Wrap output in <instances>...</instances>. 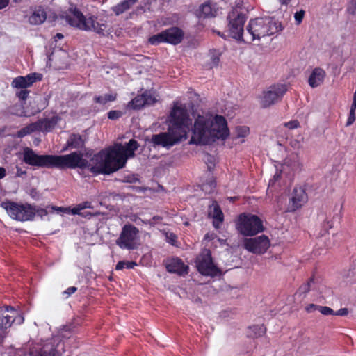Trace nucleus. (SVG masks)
<instances>
[{
    "label": "nucleus",
    "mask_w": 356,
    "mask_h": 356,
    "mask_svg": "<svg viewBox=\"0 0 356 356\" xmlns=\"http://www.w3.org/2000/svg\"><path fill=\"white\" fill-rule=\"evenodd\" d=\"M138 147L135 140H130L126 145L116 144L94 155L90 162L77 152L67 155H54V168H87L95 175L110 174L123 168L127 159L134 156V151Z\"/></svg>",
    "instance_id": "nucleus-1"
},
{
    "label": "nucleus",
    "mask_w": 356,
    "mask_h": 356,
    "mask_svg": "<svg viewBox=\"0 0 356 356\" xmlns=\"http://www.w3.org/2000/svg\"><path fill=\"white\" fill-rule=\"evenodd\" d=\"M225 118L209 112L198 115L192 129L190 144L210 145L217 140H225L229 136Z\"/></svg>",
    "instance_id": "nucleus-2"
},
{
    "label": "nucleus",
    "mask_w": 356,
    "mask_h": 356,
    "mask_svg": "<svg viewBox=\"0 0 356 356\" xmlns=\"http://www.w3.org/2000/svg\"><path fill=\"white\" fill-rule=\"evenodd\" d=\"M168 132L154 135L152 142L154 146L170 148L174 145L187 138V134L192 124V120L184 104L175 103L170 114Z\"/></svg>",
    "instance_id": "nucleus-3"
},
{
    "label": "nucleus",
    "mask_w": 356,
    "mask_h": 356,
    "mask_svg": "<svg viewBox=\"0 0 356 356\" xmlns=\"http://www.w3.org/2000/svg\"><path fill=\"white\" fill-rule=\"evenodd\" d=\"M66 22L81 31H93L99 35L109 33L107 21L95 16L86 17L76 8L70 9L65 16Z\"/></svg>",
    "instance_id": "nucleus-4"
},
{
    "label": "nucleus",
    "mask_w": 356,
    "mask_h": 356,
    "mask_svg": "<svg viewBox=\"0 0 356 356\" xmlns=\"http://www.w3.org/2000/svg\"><path fill=\"white\" fill-rule=\"evenodd\" d=\"M283 27L280 22L273 17H259L250 20L245 36L250 40H260L261 38L274 35L281 31Z\"/></svg>",
    "instance_id": "nucleus-5"
},
{
    "label": "nucleus",
    "mask_w": 356,
    "mask_h": 356,
    "mask_svg": "<svg viewBox=\"0 0 356 356\" xmlns=\"http://www.w3.org/2000/svg\"><path fill=\"white\" fill-rule=\"evenodd\" d=\"M238 233L244 236H253L264 230L263 221L259 217L251 213H242L236 224Z\"/></svg>",
    "instance_id": "nucleus-6"
},
{
    "label": "nucleus",
    "mask_w": 356,
    "mask_h": 356,
    "mask_svg": "<svg viewBox=\"0 0 356 356\" xmlns=\"http://www.w3.org/2000/svg\"><path fill=\"white\" fill-rule=\"evenodd\" d=\"M1 207L11 218L17 221L32 220L35 217V207L30 204H21L8 201L2 202Z\"/></svg>",
    "instance_id": "nucleus-7"
},
{
    "label": "nucleus",
    "mask_w": 356,
    "mask_h": 356,
    "mask_svg": "<svg viewBox=\"0 0 356 356\" xmlns=\"http://www.w3.org/2000/svg\"><path fill=\"white\" fill-rule=\"evenodd\" d=\"M288 90L285 83H275L264 90L257 97L261 108H266L279 102Z\"/></svg>",
    "instance_id": "nucleus-8"
},
{
    "label": "nucleus",
    "mask_w": 356,
    "mask_h": 356,
    "mask_svg": "<svg viewBox=\"0 0 356 356\" xmlns=\"http://www.w3.org/2000/svg\"><path fill=\"white\" fill-rule=\"evenodd\" d=\"M67 330L63 329L58 336L54 337L45 341L36 343L30 351L31 356H60V353L56 348L58 346V341L60 337L70 338L68 334H65Z\"/></svg>",
    "instance_id": "nucleus-9"
},
{
    "label": "nucleus",
    "mask_w": 356,
    "mask_h": 356,
    "mask_svg": "<svg viewBox=\"0 0 356 356\" xmlns=\"http://www.w3.org/2000/svg\"><path fill=\"white\" fill-rule=\"evenodd\" d=\"M23 161L35 168H54V155L38 154L29 147H25L22 152Z\"/></svg>",
    "instance_id": "nucleus-10"
},
{
    "label": "nucleus",
    "mask_w": 356,
    "mask_h": 356,
    "mask_svg": "<svg viewBox=\"0 0 356 356\" xmlns=\"http://www.w3.org/2000/svg\"><path fill=\"white\" fill-rule=\"evenodd\" d=\"M116 244L122 249L134 250L140 245L139 230L130 224H126L122 229Z\"/></svg>",
    "instance_id": "nucleus-11"
},
{
    "label": "nucleus",
    "mask_w": 356,
    "mask_h": 356,
    "mask_svg": "<svg viewBox=\"0 0 356 356\" xmlns=\"http://www.w3.org/2000/svg\"><path fill=\"white\" fill-rule=\"evenodd\" d=\"M195 264L198 272L202 275L213 277L221 274L220 270L213 263L209 250L200 252L196 258Z\"/></svg>",
    "instance_id": "nucleus-12"
},
{
    "label": "nucleus",
    "mask_w": 356,
    "mask_h": 356,
    "mask_svg": "<svg viewBox=\"0 0 356 356\" xmlns=\"http://www.w3.org/2000/svg\"><path fill=\"white\" fill-rule=\"evenodd\" d=\"M42 79V75L39 73H31L25 76H19L13 80L11 86L19 90L16 92L17 97L22 100H25L29 93L27 88L31 86L37 81H41Z\"/></svg>",
    "instance_id": "nucleus-13"
},
{
    "label": "nucleus",
    "mask_w": 356,
    "mask_h": 356,
    "mask_svg": "<svg viewBox=\"0 0 356 356\" xmlns=\"http://www.w3.org/2000/svg\"><path fill=\"white\" fill-rule=\"evenodd\" d=\"M227 19L230 35L237 40H244L243 33V26L246 20L245 15L234 9L229 12Z\"/></svg>",
    "instance_id": "nucleus-14"
},
{
    "label": "nucleus",
    "mask_w": 356,
    "mask_h": 356,
    "mask_svg": "<svg viewBox=\"0 0 356 356\" xmlns=\"http://www.w3.org/2000/svg\"><path fill=\"white\" fill-rule=\"evenodd\" d=\"M182 37V31L179 28L172 27L150 37L149 42L153 45H156L161 42L177 44L181 41Z\"/></svg>",
    "instance_id": "nucleus-15"
},
{
    "label": "nucleus",
    "mask_w": 356,
    "mask_h": 356,
    "mask_svg": "<svg viewBox=\"0 0 356 356\" xmlns=\"http://www.w3.org/2000/svg\"><path fill=\"white\" fill-rule=\"evenodd\" d=\"M270 246V241L266 235H261L254 238H245L243 247L248 252L256 254H264Z\"/></svg>",
    "instance_id": "nucleus-16"
},
{
    "label": "nucleus",
    "mask_w": 356,
    "mask_h": 356,
    "mask_svg": "<svg viewBox=\"0 0 356 356\" xmlns=\"http://www.w3.org/2000/svg\"><path fill=\"white\" fill-rule=\"evenodd\" d=\"M24 17L31 25H40L47 19V13L42 6L31 7L24 11Z\"/></svg>",
    "instance_id": "nucleus-17"
},
{
    "label": "nucleus",
    "mask_w": 356,
    "mask_h": 356,
    "mask_svg": "<svg viewBox=\"0 0 356 356\" xmlns=\"http://www.w3.org/2000/svg\"><path fill=\"white\" fill-rule=\"evenodd\" d=\"M166 268L168 272L177 273L179 275H184L188 273V267L178 258L170 259L166 264Z\"/></svg>",
    "instance_id": "nucleus-18"
},
{
    "label": "nucleus",
    "mask_w": 356,
    "mask_h": 356,
    "mask_svg": "<svg viewBox=\"0 0 356 356\" xmlns=\"http://www.w3.org/2000/svg\"><path fill=\"white\" fill-rule=\"evenodd\" d=\"M307 200V195L305 190L302 188H295L293 189L291 201V210L295 211L301 207Z\"/></svg>",
    "instance_id": "nucleus-19"
},
{
    "label": "nucleus",
    "mask_w": 356,
    "mask_h": 356,
    "mask_svg": "<svg viewBox=\"0 0 356 356\" xmlns=\"http://www.w3.org/2000/svg\"><path fill=\"white\" fill-rule=\"evenodd\" d=\"M302 167V163L300 161L298 155L291 154L284 160L282 170L288 173L291 171L299 170Z\"/></svg>",
    "instance_id": "nucleus-20"
},
{
    "label": "nucleus",
    "mask_w": 356,
    "mask_h": 356,
    "mask_svg": "<svg viewBox=\"0 0 356 356\" xmlns=\"http://www.w3.org/2000/svg\"><path fill=\"white\" fill-rule=\"evenodd\" d=\"M219 9L216 3L207 2L202 4L198 10L200 17H214L218 13Z\"/></svg>",
    "instance_id": "nucleus-21"
},
{
    "label": "nucleus",
    "mask_w": 356,
    "mask_h": 356,
    "mask_svg": "<svg viewBox=\"0 0 356 356\" xmlns=\"http://www.w3.org/2000/svg\"><path fill=\"white\" fill-rule=\"evenodd\" d=\"M9 311L14 312V309L11 307L0 308V330L8 329L14 322L13 316L8 314Z\"/></svg>",
    "instance_id": "nucleus-22"
},
{
    "label": "nucleus",
    "mask_w": 356,
    "mask_h": 356,
    "mask_svg": "<svg viewBox=\"0 0 356 356\" xmlns=\"http://www.w3.org/2000/svg\"><path fill=\"white\" fill-rule=\"evenodd\" d=\"M325 72L321 68H314L309 77V85L312 88H316L321 86L325 77Z\"/></svg>",
    "instance_id": "nucleus-23"
},
{
    "label": "nucleus",
    "mask_w": 356,
    "mask_h": 356,
    "mask_svg": "<svg viewBox=\"0 0 356 356\" xmlns=\"http://www.w3.org/2000/svg\"><path fill=\"white\" fill-rule=\"evenodd\" d=\"M209 215L213 219V226L219 227L223 221V213L216 202H213L209 207Z\"/></svg>",
    "instance_id": "nucleus-24"
},
{
    "label": "nucleus",
    "mask_w": 356,
    "mask_h": 356,
    "mask_svg": "<svg viewBox=\"0 0 356 356\" xmlns=\"http://www.w3.org/2000/svg\"><path fill=\"white\" fill-rule=\"evenodd\" d=\"M58 117L54 116L51 119L40 120L35 122L38 131L42 132L51 131L58 123Z\"/></svg>",
    "instance_id": "nucleus-25"
},
{
    "label": "nucleus",
    "mask_w": 356,
    "mask_h": 356,
    "mask_svg": "<svg viewBox=\"0 0 356 356\" xmlns=\"http://www.w3.org/2000/svg\"><path fill=\"white\" fill-rule=\"evenodd\" d=\"M136 1L137 0H124L116 6H113L112 9L115 15H119L128 10L136 3Z\"/></svg>",
    "instance_id": "nucleus-26"
},
{
    "label": "nucleus",
    "mask_w": 356,
    "mask_h": 356,
    "mask_svg": "<svg viewBox=\"0 0 356 356\" xmlns=\"http://www.w3.org/2000/svg\"><path fill=\"white\" fill-rule=\"evenodd\" d=\"M145 105L144 97L143 94L141 95H138L135 98H134L131 101H130L127 105V108L131 109H140L143 106Z\"/></svg>",
    "instance_id": "nucleus-27"
},
{
    "label": "nucleus",
    "mask_w": 356,
    "mask_h": 356,
    "mask_svg": "<svg viewBox=\"0 0 356 356\" xmlns=\"http://www.w3.org/2000/svg\"><path fill=\"white\" fill-rule=\"evenodd\" d=\"M205 241H211V245H213L214 248H218V246H225L226 245V241L223 239H220L218 238L213 234H207L204 238Z\"/></svg>",
    "instance_id": "nucleus-28"
},
{
    "label": "nucleus",
    "mask_w": 356,
    "mask_h": 356,
    "mask_svg": "<svg viewBox=\"0 0 356 356\" xmlns=\"http://www.w3.org/2000/svg\"><path fill=\"white\" fill-rule=\"evenodd\" d=\"M38 131L37 129V125L35 122L30 124L27 125L26 127L21 129L17 133V136L19 138H23L27 135H29L32 134L34 131Z\"/></svg>",
    "instance_id": "nucleus-29"
},
{
    "label": "nucleus",
    "mask_w": 356,
    "mask_h": 356,
    "mask_svg": "<svg viewBox=\"0 0 356 356\" xmlns=\"http://www.w3.org/2000/svg\"><path fill=\"white\" fill-rule=\"evenodd\" d=\"M249 336L252 337H261L266 333V327L262 325L252 326L249 328Z\"/></svg>",
    "instance_id": "nucleus-30"
},
{
    "label": "nucleus",
    "mask_w": 356,
    "mask_h": 356,
    "mask_svg": "<svg viewBox=\"0 0 356 356\" xmlns=\"http://www.w3.org/2000/svg\"><path fill=\"white\" fill-rule=\"evenodd\" d=\"M68 146L73 148H79L83 145L81 137L77 134H72L67 140Z\"/></svg>",
    "instance_id": "nucleus-31"
},
{
    "label": "nucleus",
    "mask_w": 356,
    "mask_h": 356,
    "mask_svg": "<svg viewBox=\"0 0 356 356\" xmlns=\"http://www.w3.org/2000/svg\"><path fill=\"white\" fill-rule=\"evenodd\" d=\"M116 99V94L110 93L95 97V101L100 104H105L109 102H113Z\"/></svg>",
    "instance_id": "nucleus-32"
},
{
    "label": "nucleus",
    "mask_w": 356,
    "mask_h": 356,
    "mask_svg": "<svg viewBox=\"0 0 356 356\" xmlns=\"http://www.w3.org/2000/svg\"><path fill=\"white\" fill-rule=\"evenodd\" d=\"M90 204H91L89 202H84L83 203H81L72 209L71 213L73 215L77 214L83 216H87L88 215H89V213L85 215L83 213H81V211L86 208H90Z\"/></svg>",
    "instance_id": "nucleus-33"
},
{
    "label": "nucleus",
    "mask_w": 356,
    "mask_h": 356,
    "mask_svg": "<svg viewBox=\"0 0 356 356\" xmlns=\"http://www.w3.org/2000/svg\"><path fill=\"white\" fill-rule=\"evenodd\" d=\"M143 95L145 105H152L157 101V95L153 91H145Z\"/></svg>",
    "instance_id": "nucleus-34"
},
{
    "label": "nucleus",
    "mask_w": 356,
    "mask_h": 356,
    "mask_svg": "<svg viewBox=\"0 0 356 356\" xmlns=\"http://www.w3.org/2000/svg\"><path fill=\"white\" fill-rule=\"evenodd\" d=\"M209 62L208 63L209 68H213L218 65L220 62L219 54L216 51H211L209 54Z\"/></svg>",
    "instance_id": "nucleus-35"
},
{
    "label": "nucleus",
    "mask_w": 356,
    "mask_h": 356,
    "mask_svg": "<svg viewBox=\"0 0 356 356\" xmlns=\"http://www.w3.org/2000/svg\"><path fill=\"white\" fill-rule=\"evenodd\" d=\"M136 263L134 261H119L115 267V269L118 270H120L124 269V268L127 269H131L134 268L136 266Z\"/></svg>",
    "instance_id": "nucleus-36"
},
{
    "label": "nucleus",
    "mask_w": 356,
    "mask_h": 356,
    "mask_svg": "<svg viewBox=\"0 0 356 356\" xmlns=\"http://www.w3.org/2000/svg\"><path fill=\"white\" fill-rule=\"evenodd\" d=\"M314 280L313 278H311L307 283L303 284L298 290V293H307L312 288H314Z\"/></svg>",
    "instance_id": "nucleus-37"
},
{
    "label": "nucleus",
    "mask_w": 356,
    "mask_h": 356,
    "mask_svg": "<svg viewBox=\"0 0 356 356\" xmlns=\"http://www.w3.org/2000/svg\"><path fill=\"white\" fill-rule=\"evenodd\" d=\"M236 133L238 138H245L249 135L250 129L246 126L238 127L236 129Z\"/></svg>",
    "instance_id": "nucleus-38"
},
{
    "label": "nucleus",
    "mask_w": 356,
    "mask_h": 356,
    "mask_svg": "<svg viewBox=\"0 0 356 356\" xmlns=\"http://www.w3.org/2000/svg\"><path fill=\"white\" fill-rule=\"evenodd\" d=\"M318 311L323 315H325V316L334 315V311L332 308L327 307V306H319Z\"/></svg>",
    "instance_id": "nucleus-39"
},
{
    "label": "nucleus",
    "mask_w": 356,
    "mask_h": 356,
    "mask_svg": "<svg viewBox=\"0 0 356 356\" xmlns=\"http://www.w3.org/2000/svg\"><path fill=\"white\" fill-rule=\"evenodd\" d=\"M122 115V113L120 111H111L108 113V118L111 120H117Z\"/></svg>",
    "instance_id": "nucleus-40"
},
{
    "label": "nucleus",
    "mask_w": 356,
    "mask_h": 356,
    "mask_svg": "<svg viewBox=\"0 0 356 356\" xmlns=\"http://www.w3.org/2000/svg\"><path fill=\"white\" fill-rule=\"evenodd\" d=\"M304 15L305 11L302 10L298 11L294 14V19L296 24H300L302 22Z\"/></svg>",
    "instance_id": "nucleus-41"
},
{
    "label": "nucleus",
    "mask_w": 356,
    "mask_h": 356,
    "mask_svg": "<svg viewBox=\"0 0 356 356\" xmlns=\"http://www.w3.org/2000/svg\"><path fill=\"white\" fill-rule=\"evenodd\" d=\"M300 124L298 120H291L284 123V126L289 129H296L299 127Z\"/></svg>",
    "instance_id": "nucleus-42"
},
{
    "label": "nucleus",
    "mask_w": 356,
    "mask_h": 356,
    "mask_svg": "<svg viewBox=\"0 0 356 356\" xmlns=\"http://www.w3.org/2000/svg\"><path fill=\"white\" fill-rule=\"evenodd\" d=\"M47 214L48 211L46 209L35 207V216L38 215L42 218L44 216H46Z\"/></svg>",
    "instance_id": "nucleus-43"
},
{
    "label": "nucleus",
    "mask_w": 356,
    "mask_h": 356,
    "mask_svg": "<svg viewBox=\"0 0 356 356\" xmlns=\"http://www.w3.org/2000/svg\"><path fill=\"white\" fill-rule=\"evenodd\" d=\"M215 186V183L213 181H211L210 184H203L202 190L204 191L206 193H210L214 189Z\"/></svg>",
    "instance_id": "nucleus-44"
},
{
    "label": "nucleus",
    "mask_w": 356,
    "mask_h": 356,
    "mask_svg": "<svg viewBox=\"0 0 356 356\" xmlns=\"http://www.w3.org/2000/svg\"><path fill=\"white\" fill-rule=\"evenodd\" d=\"M355 120V112L350 111L346 126H350Z\"/></svg>",
    "instance_id": "nucleus-45"
},
{
    "label": "nucleus",
    "mask_w": 356,
    "mask_h": 356,
    "mask_svg": "<svg viewBox=\"0 0 356 356\" xmlns=\"http://www.w3.org/2000/svg\"><path fill=\"white\" fill-rule=\"evenodd\" d=\"M51 209L54 211H62V212L70 213H71V210H72V209H70V207H56V206L51 207Z\"/></svg>",
    "instance_id": "nucleus-46"
},
{
    "label": "nucleus",
    "mask_w": 356,
    "mask_h": 356,
    "mask_svg": "<svg viewBox=\"0 0 356 356\" xmlns=\"http://www.w3.org/2000/svg\"><path fill=\"white\" fill-rule=\"evenodd\" d=\"M349 13L352 14L356 13V0H351L348 8Z\"/></svg>",
    "instance_id": "nucleus-47"
},
{
    "label": "nucleus",
    "mask_w": 356,
    "mask_h": 356,
    "mask_svg": "<svg viewBox=\"0 0 356 356\" xmlns=\"http://www.w3.org/2000/svg\"><path fill=\"white\" fill-rule=\"evenodd\" d=\"M16 169V177H24L26 175V171L23 170L22 168L17 166Z\"/></svg>",
    "instance_id": "nucleus-48"
},
{
    "label": "nucleus",
    "mask_w": 356,
    "mask_h": 356,
    "mask_svg": "<svg viewBox=\"0 0 356 356\" xmlns=\"http://www.w3.org/2000/svg\"><path fill=\"white\" fill-rule=\"evenodd\" d=\"M348 314V310L347 308H342L339 309L337 312H334V315L335 316H346Z\"/></svg>",
    "instance_id": "nucleus-49"
},
{
    "label": "nucleus",
    "mask_w": 356,
    "mask_h": 356,
    "mask_svg": "<svg viewBox=\"0 0 356 356\" xmlns=\"http://www.w3.org/2000/svg\"><path fill=\"white\" fill-rule=\"evenodd\" d=\"M318 305H314V304H310L308 306L306 307L305 309L307 312H312L315 310H318Z\"/></svg>",
    "instance_id": "nucleus-50"
},
{
    "label": "nucleus",
    "mask_w": 356,
    "mask_h": 356,
    "mask_svg": "<svg viewBox=\"0 0 356 356\" xmlns=\"http://www.w3.org/2000/svg\"><path fill=\"white\" fill-rule=\"evenodd\" d=\"M77 290V288L75 287V286H71V287H69L67 288L64 292L63 293L64 294H67V296H70V295L73 294L74 293H75Z\"/></svg>",
    "instance_id": "nucleus-51"
},
{
    "label": "nucleus",
    "mask_w": 356,
    "mask_h": 356,
    "mask_svg": "<svg viewBox=\"0 0 356 356\" xmlns=\"http://www.w3.org/2000/svg\"><path fill=\"white\" fill-rule=\"evenodd\" d=\"M6 175V168L3 167H0V179H3Z\"/></svg>",
    "instance_id": "nucleus-52"
},
{
    "label": "nucleus",
    "mask_w": 356,
    "mask_h": 356,
    "mask_svg": "<svg viewBox=\"0 0 356 356\" xmlns=\"http://www.w3.org/2000/svg\"><path fill=\"white\" fill-rule=\"evenodd\" d=\"M9 0H0V9H2L7 6Z\"/></svg>",
    "instance_id": "nucleus-53"
},
{
    "label": "nucleus",
    "mask_w": 356,
    "mask_h": 356,
    "mask_svg": "<svg viewBox=\"0 0 356 356\" xmlns=\"http://www.w3.org/2000/svg\"><path fill=\"white\" fill-rule=\"evenodd\" d=\"M280 177V174L278 172H276L275 175L273 177V179L270 180L269 184H273L276 180H277Z\"/></svg>",
    "instance_id": "nucleus-54"
},
{
    "label": "nucleus",
    "mask_w": 356,
    "mask_h": 356,
    "mask_svg": "<svg viewBox=\"0 0 356 356\" xmlns=\"http://www.w3.org/2000/svg\"><path fill=\"white\" fill-rule=\"evenodd\" d=\"M13 320H14V322L16 321L17 323L21 324L24 322V317L19 316L18 317L13 318Z\"/></svg>",
    "instance_id": "nucleus-55"
},
{
    "label": "nucleus",
    "mask_w": 356,
    "mask_h": 356,
    "mask_svg": "<svg viewBox=\"0 0 356 356\" xmlns=\"http://www.w3.org/2000/svg\"><path fill=\"white\" fill-rule=\"evenodd\" d=\"M355 110H356V99L353 98V103L351 104L350 111L355 112Z\"/></svg>",
    "instance_id": "nucleus-56"
},
{
    "label": "nucleus",
    "mask_w": 356,
    "mask_h": 356,
    "mask_svg": "<svg viewBox=\"0 0 356 356\" xmlns=\"http://www.w3.org/2000/svg\"><path fill=\"white\" fill-rule=\"evenodd\" d=\"M323 227H324L325 229L327 230L328 228H332V225L329 221H327V222L323 223Z\"/></svg>",
    "instance_id": "nucleus-57"
},
{
    "label": "nucleus",
    "mask_w": 356,
    "mask_h": 356,
    "mask_svg": "<svg viewBox=\"0 0 356 356\" xmlns=\"http://www.w3.org/2000/svg\"><path fill=\"white\" fill-rule=\"evenodd\" d=\"M54 40L56 42L57 40H61L63 38V35L62 33H57L55 36H54Z\"/></svg>",
    "instance_id": "nucleus-58"
},
{
    "label": "nucleus",
    "mask_w": 356,
    "mask_h": 356,
    "mask_svg": "<svg viewBox=\"0 0 356 356\" xmlns=\"http://www.w3.org/2000/svg\"><path fill=\"white\" fill-rule=\"evenodd\" d=\"M282 5H287L291 0H278Z\"/></svg>",
    "instance_id": "nucleus-59"
},
{
    "label": "nucleus",
    "mask_w": 356,
    "mask_h": 356,
    "mask_svg": "<svg viewBox=\"0 0 356 356\" xmlns=\"http://www.w3.org/2000/svg\"><path fill=\"white\" fill-rule=\"evenodd\" d=\"M175 238H176V237H175V235H173V234H170V243H171L172 244H173V242L175 241Z\"/></svg>",
    "instance_id": "nucleus-60"
},
{
    "label": "nucleus",
    "mask_w": 356,
    "mask_h": 356,
    "mask_svg": "<svg viewBox=\"0 0 356 356\" xmlns=\"http://www.w3.org/2000/svg\"><path fill=\"white\" fill-rule=\"evenodd\" d=\"M213 160V158H212L211 156H207V161L212 163V161Z\"/></svg>",
    "instance_id": "nucleus-61"
},
{
    "label": "nucleus",
    "mask_w": 356,
    "mask_h": 356,
    "mask_svg": "<svg viewBox=\"0 0 356 356\" xmlns=\"http://www.w3.org/2000/svg\"><path fill=\"white\" fill-rule=\"evenodd\" d=\"M131 220H133V221L136 222V223L139 224V222H138L136 221V219H135V218H134H134H132V219H131Z\"/></svg>",
    "instance_id": "nucleus-62"
},
{
    "label": "nucleus",
    "mask_w": 356,
    "mask_h": 356,
    "mask_svg": "<svg viewBox=\"0 0 356 356\" xmlns=\"http://www.w3.org/2000/svg\"><path fill=\"white\" fill-rule=\"evenodd\" d=\"M208 168H209V170L211 169V165H209Z\"/></svg>",
    "instance_id": "nucleus-63"
},
{
    "label": "nucleus",
    "mask_w": 356,
    "mask_h": 356,
    "mask_svg": "<svg viewBox=\"0 0 356 356\" xmlns=\"http://www.w3.org/2000/svg\"><path fill=\"white\" fill-rule=\"evenodd\" d=\"M296 143H292V146H295Z\"/></svg>",
    "instance_id": "nucleus-64"
}]
</instances>
